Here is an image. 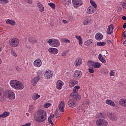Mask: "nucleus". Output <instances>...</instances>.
<instances>
[{"label":"nucleus","mask_w":126,"mask_h":126,"mask_svg":"<svg viewBox=\"0 0 126 126\" xmlns=\"http://www.w3.org/2000/svg\"><path fill=\"white\" fill-rule=\"evenodd\" d=\"M63 22L64 23V24H66V23H67V21L65 20H63Z\"/></svg>","instance_id":"052dcab7"},{"label":"nucleus","mask_w":126,"mask_h":126,"mask_svg":"<svg viewBox=\"0 0 126 126\" xmlns=\"http://www.w3.org/2000/svg\"><path fill=\"white\" fill-rule=\"evenodd\" d=\"M52 120H53V118H51V117L48 118V123L51 124V126H54V123L52 121Z\"/></svg>","instance_id":"49530a36"},{"label":"nucleus","mask_w":126,"mask_h":126,"mask_svg":"<svg viewBox=\"0 0 126 126\" xmlns=\"http://www.w3.org/2000/svg\"><path fill=\"white\" fill-rule=\"evenodd\" d=\"M28 3H32V0H28Z\"/></svg>","instance_id":"e2e57ef3"},{"label":"nucleus","mask_w":126,"mask_h":126,"mask_svg":"<svg viewBox=\"0 0 126 126\" xmlns=\"http://www.w3.org/2000/svg\"><path fill=\"white\" fill-rule=\"evenodd\" d=\"M78 82L75 80H71L69 82V85L70 87H73L75 85H77Z\"/></svg>","instance_id":"393cba45"},{"label":"nucleus","mask_w":126,"mask_h":126,"mask_svg":"<svg viewBox=\"0 0 126 126\" xmlns=\"http://www.w3.org/2000/svg\"><path fill=\"white\" fill-rule=\"evenodd\" d=\"M123 20H126V16H124L122 17Z\"/></svg>","instance_id":"0e129e2a"},{"label":"nucleus","mask_w":126,"mask_h":126,"mask_svg":"<svg viewBox=\"0 0 126 126\" xmlns=\"http://www.w3.org/2000/svg\"><path fill=\"white\" fill-rule=\"evenodd\" d=\"M116 72H117V71L115 70H111L109 72V75L111 77L110 79H111V80L113 81H115V80H116V79L114 78Z\"/></svg>","instance_id":"aec40b11"},{"label":"nucleus","mask_w":126,"mask_h":126,"mask_svg":"<svg viewBox=\"0 0 126 126\" xmlns=\"http://www.w3.org/2000/svg\"><path fill=\"white\" fill-rule=\"evenodd\" d=\"M11 54L13 56V57H17V55H16V53L13 50H12L11 51Z\"/></svg>","instance_id":"8fccbe9b"},{"label":"nucleus","mask_w":126,"mask_h":126,"mask_svg":"<svg viewBox=\"0 0 126 126\" xmlns=\"http://www.w3.org/2000/svg\"><path fill=\"white\" fill-rule=\"evenodd\" d=\"M29 42L32 45H34V44H36V43H37V39L35 37L31 36L29 38Z\"/></svg>","instance_id":"a878e982"},{"label":"nucleus","mask_w":126,"mask_h":126,"mask_svg":"<svg viewBox=\"0 0 126 126\" xmlns=\"http://www.w3.org/2000/svg\"><path fill=\"white\" fill-rule=\"evenodd\" d=\"M48 5L49 6H51V7L53 9H55L56 8V5H55V3H48Z\"/></svg>","instance_id":"a19ab883"},{"label":"nucleus","mask_w":126,"mask_h":126,"mask_svg":"<svg viewBox=\"0 0 126 126\" xmlns=\"http://www.w3.org/2000/svg\"><path fill=\"white\" fill-rule=\"evenodd\" d=\"M78 41L79 45H82V44H83V41L82 40V38L78 40Z\"/></svg>","instance_id":"09e8293b"},{"label":"nucleus","mask_w":126,"mask_h":126,"mask_svg":"<svg viewBox=\"0 0 126 126\" xmlns=\"http://www.w3.org/2000/svg\"><path fill=\"white\" fill-rule=\"evenodd\" d=\"M113 30H114V26L111 24L108 26V28L107 29V34H108V35H111V34H112V31H113Z\"/></svg>","instance_id":"c85d7f7f"},{"label":"nucleus","mask_w":126,"mask_h":126,"mask_svg":"<svg viewBox=\"0 0 126 126\" xmlns=\"http://www.w3.org/2000/svg\"><path fill=\"white\" fill-rule=\"evenodd\" d=\"M37 7L40 12H43V11H45V8H44V5L43 4L40 2H37Z\"/></svg>","instance_id":"4be33fe9"},{"label":"nucleus","mask_w":126,"mask_h":126,"mask_svg":"<svg viewBox=\"0 0 126 126\" xmlns=\"http://www.w3.org/2000/svg\"><path fill=\"white\" fill-rule=\"evenodd\" d=\"M10 114V113L9 112L4 111L2 114H0V118H6V117H8Z\"/></svg>","instance_id":"2f4dec72"},{"label":"nucleus","mask_w":126,"mask_h":126,"mask_svg":"<svg viewBox=\"0 0 126 126\" xmlns=\"http://www.w3.org/2000/svg\"><path fill=\"white\" fill-rule=\"evenodd\" d=\"M75 38H76V39L78 40L80 39H81V36L80 35H76L75 36Z\"/></svg>","instance_id":"864d4df0"},{"label":"nucleus","mask_w":126,"mask_h":126,"mask_svg":"<svg viewBox=\"0 0 126 126\" xmlns=\"http://www.w3.org/2000/svg\"><path fill=\"white\" fill-rule=\"evenodd\" d=\"M55 115L56 118H60V117H61V115H62V113H59V111H57L56 112Z\"/></svg>","instance_id":"de8ad7c7"},{"label":"nucleus","mask_w":126,"mask_h":126,"mask_svg":"<svg viewBox=\"0 0 126 126\" xmlns=\"http://www.w3.org/2000/svg\"><path fill=\"white\" fill-rule=\"evenodd\" d=\"M106 43L105 42H97L96 46L98 47H103L106 45Z\"/></svg>","instance_id":"4c0bfd02"},{"label":"nucleus","mask_w":126,"mask_h":126,"mask_svg":"<svg viewBox=\"0 0 126 126\" xmlns=\"http://www.w3.org/2000/svg\"><path fill=\"white\" fill-rule=\"evenodd\" d=\"M9 2V0H2L1 3V4H6V3H8Z\"/></svg>","instance_id":"c03bdc74"},{"label":"nucleus","mask_w":126,"mask_h":126,"mask_svg":"<svg viewBox=\"0 0 126 126\" xmlns=\"http://www.w3.org/2000/svg\"><path fill=\"white\" fill-rule=\"evenodd\" d=\"M33 65L35 67H40L42 65V60L37 59L33 62Z\"/></svg>","instance_id":"9d476101"},{"label":"nucleus","mask_w":126,"mask_h":126,"mask_svg":"<svg viewBox=\"0 0 126 126\" xmlns=\"http://www.w3.org/2000/svg\"><path fill=\"white\" fill-rule=\"evenodd\" d=\"M48 52L52 55H57L59 53V50L56 48L51 47L48 49Z\"/></svg>","instance_id":"a211bd4d"},{"label":"nucleus","mask_w":126,"mask_h":126,"mask_svg":"<svg viewBox=\"0 0 126 126\" xmlns=\"http://www.w3.org/2000/svg\"><path fill=\"white\" fill-rule=\"evenodd\" d=\"M95 38L97 41H100L103 39V35L100 32H98L95 35Z\"/></svg>","instance_id":"bb28decb"},{"label":"nucleus","mask_w":126,"mask_h":126,"mask_svg":"<svg viewBox=\"0 0 126 126\" xmlns=\"http://www.w3.org/2000/svg\"><path fill=\"white\" fill-rule=\"evenodd\" d=\"M31 126V123H28L25 125H22L20 126Z\"/></svg>","instance_id":"603ef678"},{"label":"nucleus","mask_w":126,"mask_h":126,"mask_svg":"<svg viewBox=\"0 0 126 126\" xmlns=\"http://www.w3.org/2000/svg\"><path fill=\"white\" fill-rule=\"evenodd\" d=\"M105 102L107 105H109L111 107H116V104H115V102L113 100L107 99L105 100Z\"/></svg>","instance_id":"cd10ccee"},{"label":"nucleus","mask_w":126,"mask_h":126,"mask_svg":"<svg viewBox=\"0 0 126 126\" xmlns=\"http://www.w3.org/2000/svg\"><path fill=\"white\" fill-rule=\"evenodd\" d=\"M91 44H93V39H89L85 42V45L88 47L91 45Z\"/></svg>","instance_id":"473e14b6"},{"label":"nucleus","mask_w":126,"mask_h":126,"mask_svg":"<svg viewBox=\"0 0 126 126\" xmlns=\"http://www.w3.org/2000/svg\"><path fill=\"white\" fill-rule=\"evenodd\" d=\"M119 103L120 106L126 107V98H122L120 99Z\"/></svg>","instance_id":"b1692460"},{"label":"nucleus","mask_w":126,"mask_h":126,"mask_svg":"<svg viewBox=\"0 0 126 126\" xmlns=\"http://www.w3.org/2000/svg\"><path fill=\"white\" fill-rule=\"evenodd\" d=\"M63 82L62 80H58L56 82V88L58 89V90H61L62 88H63V85H64Z\"/></svg>","instance_id":"2eb2a0df"},{"label":"nucleus","mask_w":126,"mask_h":126,"mask_svg":"<svg viewBox=\"0 0 126 126\" xmlns=\"http://www.w3.org/2000/svg\"><path fill=\"white\" fill-rule=\"evenodd\" d=\"M65 107V104H64V101H62L59 105V109L61 112H63V109Z\"/></svg>","instance_id":"5701e85b"},{"label":"nucleus","mask_w":126,"mask_h":126,"mask_svg":"<svg viewBox=\"0 0 126 126\" xmlns=\"http://www.w3.org/2000/svg\"><path fill=\"white\" fill-rule=\"evenodd\" d=\"M19 39L17 38H13L9 40L8 44L13 48H16L19 45Z\"/></svg>","instance_id":"423d86ee"},{"label":"nucleus","mask_w":126,"mask_h":126,"mask_svg":"<svg viewBox=\"0 0 126 126\" xmlns=\"http://www.w3.org/2000/svg\"><path fill=\"white\" fill-rule=\"evenodd\" d=\"M10 85L13 89L15 90H23L24 89V85L22 82L16 80H12L10 81Z\"/></svg>","instance_id":"f03ea898"},{"label":"nucleus","mask_w":126,"mask_h":126,"mask_svg":"<svg viewBox=\"0 0 126 126\" xmlns=\"http://www.w3.org/2000/svg\"><path fill=\"white\" fill-rule=\"evenodd\" d=\"M96 124L99 126H107L108 125V121L105 119H98L96 120Z\"/></svg>","instance_id":"0eeeda50"},{"label":"nucleus","mask_w":126,"mask_h":126,"mask_svg":"<svg viewBox=\"0 0 126 126\" xmlns=\"http://www.w3.org/2000/svg\"><path fill=\"white\" fill-rule=\"evenodd\" d=\"M40 97H41L40 95L38 94L37 93H34L32 95V100H34V101H36V100H37V99H39Z\"/></svg>","instance_id":"7c9ffc66"},{"label":"nucleus","mask_w":126,"mask_h":126,"mask_svg":"<svg viewBox=\"0 0 126 126\" xmlns=\"http://www.w3.org/2000/svg\"><path fill=\"white\" fill-rule=\"evenodd\" d=\"M94 64V62L92 61H89L88 62V65L89 67H91V66H93Z\"/></svg>","instance_id":"79ce46f5"},{"label":"nucleus","mask_w":126,"mask_h":126,"mask_svg":"<svg viewBox=\"0 0 126 126\" xmlns=\"http://www.w3.org/2000/svg\"><path fill=\"white\" fill-rule=\"evenodd\" d=\"M80 89V86H76L74 87L73 89V93L70 94V96L72 99L74 100H76V101H79L81 99L80 95L78 94L77 93V91H78V89Z\"/></svg>","instance_id":"7ed1b4c3"},{"label":"nucleus","mask_w":126,"mask_h":126,"mask_svg":"<svg viewBox=\"0 0 126 126\" xmlns=\"http://www.w3.org/2000/svg\"><path fill=\"white\" fill-rule=\"evenodd\" d=\"M95 11H96V9L92 6H89L87 9V13L88 14H93Z\"/></svg>","instance_id":"ddd939ff"},{"label":"nucleus","mask_w":126,"mask_h":126,"mask_svg":"<svg viewBox=\"0 0 126 126\" xmlns=\"http://www.w3.org/2000/svg\"><path fill=\"white\" fill-rule=\"evenodd\" d=\"M90 3L92 5V6L94 7V8H97V4H96V2L94 1L93 0H90Z\"/></svg>","instance_id":"c9c22d12"},{"label":"nucleus","mask_w":126,"mask_h":126,"mask_svg":"<svg viewBox=\"0 0 126 126\" xmlns=\"http://www.w3.org/2000/svg\"><path fill=\"white\" fill-rule=\"evenodd\" d=\"M68 105L70 108H74V107H76L77 105V103L73 99H70L68 101Z\"/></svg>","instance_id":"f8f14e48"},{"label":"nucleus","mask_w":126,"mask_h":126,"mask_svg":"<svg viewBox=\"0 0 126 126\" xmlns=\"http://www.w3.org/2000/svg\"><path fill=\"white\" fill-rule=\"evenodd\" d=\"M67 18H68V19H69V20H72V17H71L70 16H68Z\"/></svg>","instance_id":"13d9d810"},{"label":"nucleus","mask_w":126,"mask_h":126,"mask_svg":"<svg viewBox=\"0 0 126 126\" xmlns=\"http://www.w3.org/2000/svg\"><path fill=\"white\" fill-rule=\"evenodd\" d=\"M3 101H4V93L3 89L0 87V102H3Z\"/></svg>","instance_id":"f3484780"},{"label":"nucleus","mask_w":126,"mask_h":126,"mask_svg":"<svg viewBox=\"0 0 126 126\" xmlns=\"http://www.w3.org/2000/svg\"><path fill=\"white\" fill-rule=\"evenodd\" d=\"M50 106H51V103H50V102L46 103L44 105V108H46V109H47V108H49V107H50Z\"/></svg>","instance_id":"a18cd8bd"},{"label":"nucleus","mask_w":126,"mask_h":126,"mask_svg":"<svg viewBox=\"0 0 126 126\" xmlns=\"http://www.w3.org/2000/svg\"><path fill=\"white\" fill-rule=\"evenodd\" d=\"M74 64L76 67L80 66L81 64H82V59L79 58H77L74 62Z\"/></svg>","instance_id":"4468645a"},{"label":"nucleus","mask_w":126,"mask_h":126,"mask_svg":"<svg viewBox=\"0 0 126 126\" xmlns=\"http://www.w3.org/2000/svg\"><path fill=\"white\" fill-rule=\"evenodd\" d=\"M97 119H102L103 118H104V115H103V113H98L96 114V116Z\"/></svg>","instance_id":"58836bf2"},{"label":"nucleus","mask_w":126,"mask_h":126,"mask_svg":"<svg viewBox=\"0 0 126 126\" xmlns=\"http://www.w3.org/2000/svg\"><path fill=\"white\" fill-rule=\"evenodd\" d=\"M7 98L8 100L12 101L15 99V94L12 91V90H7L4 93V100Z\"/></svg>","instance_id":"20e7f679"},{"label":"nucleus","mask_w":126,"mask_h":126,"mask_svg":"<svg viewBox=\"0 0 126 126\" xmlns=\"http://www.w3.org/2000/svg\"><path fill=\"white\" fill-rule=\"evenodd\" d=\"M107 42L108 44H112V41L110 40H107Z\"/></svg>","instance_id":"69168bd1"},{"label":"nucleus","mask_w":126,"mask_h":126,"mask_svg":"<svg viewBox=\"0 0 126 126\" xmlns=\"http://www.w3.org/2000/svg\"><path fill=\"white\" fill-rule=\"evenodd\" d=\"M92 21V19L89 16L86 17V18L83 21V25L86 26L89 24H91V22Z\"/></svg>","instance_id":"9b49d317"},{"label":"nucleus","mask_w":126,"mask_h":126,"mask_svg":"<svg viewBox=\"0 0 126 126\" xmlns=\"http://www.w3.org/2000/svg\"><path fill=\"white\" fill-rule=\"evenodd\" d=\"M93 67L94 68H100L101 67V63L98 62H95L94 63Z\"/></svg>","instance_id":"72a5a7b5"},{"label":"nucleus","mask_w":126,"mask_h":126,"mask_svg":"<svg viewBox=\"0 0 126 126\" xmlns=\"http://www.w3.org/2000/svg\"><path fill=\"white\" fill-rule=\"evenodd\" d=\"M101 73L104 75H107L109 73V70L107 69L103 68L101 69Z\"/></svg>","instance_id":"e433bc0d"},{"label":"nucleus","mask_w":126,"mask_h":126,"mask_svg":"<svg viewBox=\"0 0 126 126\" xmlns=\"http://www.w3.org/2000/svg\"><path fill=\"white\" fill-rule=\"evenodd\" d=\"M72 4L74 8H78L83 4L82 0H72Z\"/></svg>","instance_id":"6e6552de"},{"label":"nucleus","mask_w":126,"mask_h":126,"mask_svg":"<svg viewBox=\"0 0 126 126\" xmlns=\"http://www.w3.org/2000/svg\"><path fill=\"white\" fill-rule=\"evenodd\" d=\"M98 60L103 63H106V60L104 58H103V57H102V54H99L98 55Z\"/></svg>","instance_id":"f704fd0d"},{"label":"nucleus","mask_w":126,"mask_h":126,"mask_svg":"<svg viewBox=\"0 0 126 126\" xmlns=\"http://www.w3.org/2000/svg\"><path fill=\"white\" fill-rule=\"evenodd\" d=\"M62 57H65L66 56V51H64L62 53Z\"/></svg>","instance_id":"5fc2aeb1"},{"label":"nucleus","mask_w":126,"mask_h":126,"mask_svg":"<svg viewBox=\"0 0 126 126\" xmlns=\"http://www.w3.org/2000/svg\"><path fill=\"white\" fill-rule=\"evenodd\" d=\"M44 76L46 79H51L53 77V72L50 70H46L44 71Z\"/></svg>","instance_id":"1a4fd4ad"},{"label":"nucleus","mask_w":126,"mask_h":126,"mask_svg":"<svg viewBox=\"0 0 126 126\" xmlns=\"http://www.w3.org/2000/svg\"><path fill=\"white\" fill-rule=\"evenodd\" d=\"M122 7H123V8L126 9V4L123 5L122 6Z\"/></svg>","instance_id":"338daca9"},{"label":"nucleus","mask_w":126,"mask_h":126,"mask_svg":"<svg viewBox=\"0 0 126 126\" xmlns=\"http://www.w3.org/2000/svg\"><path fill=\"white\" fill-rule=\"evenodd\" d=\"M36 74H37V76H38V77H40V76H41L42 75V71H41L40 70H38L36 72Z\"/></svg>","instance_id":"37998d69"},{"label":"nucleus","mask_w":126,"mask_h":126,"mask_svg":"<svg viewBox=\"0 0 126 126\" xmlns=\"http://www.w3.org/2000/svg\"><path fill=\"white\" fill-rule=\"evenodd\" d=\"M123 28H124V29H126V23H125L123 26Z\"/></svg>","instance_id":"680f3d73"},{"label":"nucleus","mask_w":126,"mask_h":126,"mask_svg":"<svg viewBox=\"0 0 126 126\" xmlns=\"http://www.w3.org/2000/svg\"><path fill=\"white\" fill-rule=\"evenodd\" d=\"M6 24H9L10 25H12V26H14L15 24H16V22H15V21L10 20V19H7L6 21Z\"/></svg>","instance_id":"c756f323"},{"label":"nucleus","mask_w":126,"mask_h":126,"mask_svg":"<svg viewBox=\"0 0 126 126\" xmlns=\"http://www.w3.org/2000/svg\"><path fill=\"white\" fill-rule=\"evenodd\" d=\"M123 44L124 45L126 46V40H125Z\"/></svg>","instance_id":"774afa93"},{"label":"nucleus","mask_w":126,"mask_h":126,"mask_svg":"<svg viewBox=\"0 0 126 126\" xmlns=\"http://www.w3.org/2000/svg\"><path fill=\"white\" fill-rule=\"evenodd\" d=\"M88 70H89V72H90V73H94V69H93L92 68H89Z\"/></svg>","instance_id":"3c124183"},{"label":"nucleus","mask_w":126,"mask_h":126,"mask_svg":"<svg viewBox=\"0 0 126 126\" xmlns=\"http://www.w3.org/2000/svg\"><path fill=\"white\" fill-rule=\"evenodd\" d=\"M82 76V72L79 70H76L74 74V77L75 79H78Z\"/></svg>","instance_id":"dca6fc26"},{"label":"nucleus","mask_w":126,"mask_h":126,"mask_svg":"<svg viewBox=\"0 0 126 126\" xmlns=\"http://www.w3.org/2000/svg\"><path fill=\"white\" fill-rule=\"evenodd\" d=\"M64 42L65 43H70V41L66 38L64 40Z\"/></svg>","instance_id":"6e6d98bb"},{"label":"nucleus","mask_w":126,"mask_h":126,"mask_svg":"<svg viewBox=\"0 0 126 126\" xmlns=\"http://www.w3.org/2000/svg\"><path fill=\"white\" fill-rule=\"evenodd\" d=\"M49 117L51 118V119H54V118L55 117V115L52 114L49 116Z\"/></svg>","instance_id":"bf43d9fd"},{"label":"nucleus","mask_w":126,"mask_h":126,"mask_svg":"<svg viewBox=\"0 0 126 126\" xmlns=\"http://www.w3.org/2000/svg\"><path fill=\"white\" fill-rule=\"evenodd\" d=\"M47 42L50 46H51V47H54L55 48L60 47V45H61L60 41L57 39H48V40H47Z\"/></svg>","instance_id":"39448f33"},{"label":"nucleus","mask_w":126,"mask_h":126,"mask_svg":"<svg viewBox=\"0 0 126 126\" xmlns=\"http://www.w3.org/2000/svg\"><path fill=\"white\" fill-rule=\"evenodd\" d=\"M123 37L124 38H126V31H124L123 32Z\"/></svg>","instance_id":"4d7b16f0"},{"label":"nucleus","mask_w":126,"mask_h":126,"mask_svg":"<svg viewBox=\"0 0 126 126\" xmlns=\"http://www.w3.org/2000/svg\"><path fill=\"white\" fill-rule=\"evenodd\" d=\"M65 5H70L71 4V0H64Z\"/></svg>","instance_id":"ea45409f"},{"label":"nucleus","mask_w":126,"mask_h":126,"mask_svg":"<svg viewBox=\"0 0 126 126\" xmlns=\"http://www.w3.org/2000/svg\"><path fill=\"white\" fill-rule=\"evenodd\" d=\"M47 119V113L43 109L38 110L36 116H34V120L37 123H43Z\"/></svg>","instance_id":"f257e3e1"},{"label":"nucleus","mask_w":126,"mask_h":126,"mask_svg":"<svg viewBox=\"0 0 126 126\" xmlns=\"http://www.w3.org/2000/svg\"><path fill=\"white\" fill-rule=\"evenodd\" d=\"M108 117L111 120V121H114L116 122V121L118 120V117L114 115V114L109 113L107 114Z\"/></svg>","instance_id":"412c9836"},{"label":"nucleus","mask_w":126,"mask_h":126,"mask_svg":"<svg viewBox=\"0 0 126 126\" xmlns=\"http://www.w3.org/2000/svg\"><path fill=\"white\" fill-rule=\"evenodd\" d=\"M40 80V77L39 76H36V77H34L33 78V79L32 80V84L33 86H35L36 84H37V83Z\"/></svg>","instance_id":"6ab92c4d"}]
</instances>
